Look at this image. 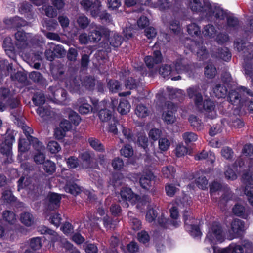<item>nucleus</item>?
Wrapping results in <instances>:
<instances>
[{
  "label": "nucleus",
  "instance_id": "15",
  "mask_svg": "<svg viewBox=\"0 0 253 253\" xmlns=\"http://www.w3.org/2000/svg\"><path fill=\"white\" fill-rule=\"evenodd\" d=\"M162 61V55L159 50L154 51L153 56H147L144 59L145 63L149 69L153 68L155 66Z\"/></svg>",
  "mask_w": 253,
  "mask_h": 253
},
{
  "label": "nucleus",
  "instance_id": "29",
  "mask_svg": "<svg viewBox=\"0 0 253 253\" xmlns=\"http://www.w3.org/2000/svg\"><path fill=\"white\" fill-rule=\"evenodd\" d=\"M232 211L235 215L245 219H247L248 216V212L245 207L240 204L235 205L232 209Z\"/></svg>",
  "mask_w": 253,
  "mask_h": 253
},
{
  "label": "nucleus",
  "instance_id": "33",
  "mask_svg": "<svg viewBox=\"0 0 253 253\" xmlns=\"http://www.w3.org/2000/svg\"><path fill=\"white\" fill-rule=\"evenodd\" d=\"M202 33L205 37L212 38L215 36L216 30L213 25L208 24L203 28Z\"/></svg>",
  "mask_w": 253,
  "mask_h": 253
},
{
  "label": "nucleus",
  "instance_id": "41",
  "mask_svg": "<svg viewBox=\"0 0 253 253\" xmlns=\"http://www.w3.org/2000/svg\"><path fill=\"white\" fill-rule=\"evenodd\" d=\"M29 78L34 82L39 84H44L45 80L41 73L38 71H33L29 74Z\"/></svg>",
  "mask_w": 253,
  "mask_h": 253
},
{
  "label": "nucleus",
  "instance_id": "51",
  "mask_svg": "<svg viewBox=\"0 0 253 253\" xmlns=\"http://www.w3.org/2000/svg\"><path fill=\"white\" fill-rule=\"evenodd\" d=\"M101 6V2L98 0H96L94 2L92 8L89 10L91 16L96 17L99 15Z\"/></svg>",
  "mask_w": 253,
  "mask_h": 253
},
{
  "label": "nucleus",
  "instance_id": "44",
  "mask_svg": "<svg viewBox=\"0 0 253 253\" xmlns=\"http://www.w3.org/2000/svg\"><path fill=\"white\" fill-rule=\"evenodd\" d=\"M51 48L53 50L55 57H61L66 54V51L61 45L51 43Z\"/></svg>",
  "mask_w": 253,
  "mask_h": 253
},
{
  "label": "nucleus",
  "instance_id": "22",
  "mask_svg": "<svg viewBox=\"0 0 253 253\" xmlns=\"http://www.w3.org/2000/svg\"><path fill=\"white\" fill-rule=\"evenodd\" d=\"M154 178V176L151 172L146 173L140 178L139 183L141 186L145 189L148 190L151 187V181Z\"/></svg>",
  "mask_w": 253,
  "mask_h": 253
},
{
  "label": "nucleus",
  "instance_id": "61",
  "mask_svg": "<svg viewBox=\"0 0 253 253\" xmlns=\"http://www.w3.org/2000/svg\"><path fill=\"white\" fill-rule=\"evenodd\" d=\"M61 230L66 235L74 233V226L70 222H65L60 227Z\"/></svg>",
  "mask_w": 253,
  "mask_h": 253
},
{
  "label": "nucleus",
  "instance_id": "37",
  "mask_svg": "<svg viewBox=\"0 0 253 253\" xmlns=\"http://www.w3.org/2000/svg\"><path fill=\"white\" fill-rule=\"evenodd\" d=\"M12 66L5 60H0V73L2 75L7 76L12 70Z\"/></svg>",
  "mask_w": 253,
  "mask_h": 253
},
{
  "label": "nucleus",
  "instance_id": "14",
  "mask_svg": "<svg viewBox=\"0 0 253 253\" xmlns=\"http://www.w3.org/2000/svg\"><path fill=\"white\" fill-rule=\"evenodd\" d=\"M167 111H165L163 114V118L165 122L168 124L173 123L176 119L174 115L176 111V106L172 102H168L167 104Z\"/></svg>",
  "mask_w": 253,
  "mask_h": 253
},
{
  "label": "nucleus",
  "instance_id": "54",
  "mask_svg": "<svg viewBox=\"0 0 253 253\" xmlns=\"http://www.w3.org/2000/svg\"><path fill=\"white\" fill-rule=\"evenodd\" d=\"M3 220L5 221H14L16 219L14 212L9 210L4 211L2 214Z\"/></svg>",
  "mask_w": 253,
  "mask_h": 253
},
{
  "label": "nucleus",
  "instance_id": "13",
  "mask_svg": "<svg viewBox=\"0 0 253 253\" xmlns=\"http://www.w3.org/2000/svg\"><path fill=\"white\" fill-rule=\"evenodd\" d=\"M230 228L228 230L230 235V239L239 237L242 236L245 231V226L243 222H228Z\"/></svg>",
  "mask_w": 253,
  "mask_h": 253
},
{
  "label": "nucleus",
  "instance_id": "50",
  "mask_svg": "<svg viewBox=\"0 0 253 253\" xmlns=\"http://www.w3.org/2000/svg\"><path fill=\"white\" fill-rule=\"evenodd\" d=\"M98 116L102 122H107L111 118L112 113L106 109H101L98 113Z\"/></svg>",
  "mask_w": 253,
  "mask_h": 253
},
{
  "label": "nucleus",
  "instance_id": "58",
  "mask_svg": "<svg viewBox=\"0 0 253 253\" xmlns=\"http://www.w3.org/2000/svg\"><path fill=\"white\" fill-rule=\"evenodd\" d=\"M227 30H230L231 28L236 29L238 25L237 18L232 16L227 17Z\"/></svg>",
  "mask_w": 253,
  "mask_h": 253
},
{
  "label": "nucleus",
  "instance_id": "39",
  "mask_svg": "<svg viewBox=\"0 0 253 253\" xmlns=\"http://www.w3.org/2000/svg\"><path fill=\"white\" fill-rule=\"evenodd\" d=\"M82 85L87 89L93 90L96 84V81L94 78L92 77H86L82 82Z\"/></svg>",
  "mask_w": 253,
  "mask_h": 253
},
{
  "label": "nucleus",
  "instance_id": "55",
  "mask_svg": "<svg viewBox=\"0 0 253 253\" xmlns=\"http://www.w3.org/2000/svg\"><path fill=\"white\" fill-rule=\"evenodd\" d=\"M121 154L126 158H129L133 155V150L130 145H126L121 150Z\"/></svg>",
  "mask_w": 253,
  "mask_h": 253
},
{
  "label": "nucleus",
  "instance_id": "26",
  "mask_svg": "<svg viewBox=\"0 0 253 253\" xmlns=\"http://www.w3.org/2000/svg\"><path fill=\"white\" fill-rule=\"evenodd\" d=\"M36 112L43 121L47 120L53 115V112L49 107H39Z\"/></svg>",
  "mask_w": 253,
  "mask_h": 253
},
{
  "label": "nucleus",
  "instance_id": "53",
  "mask_svg": "<svg viewBox=\"0 0 253 253\" xmlns=\"http://www.w3.org/2000/svg\"><path fill=\"white\" fill-rule=\"evenodd\" d=\"M30 246L33 250H39L42 246L41 238L36 237L31 239Z\"/></svg>",
  "mask_w": 253,
  "mask_h": 253
},
{
  "label": "nucleus",
  "instance_id": "9",
  "mask_svg": "<svg viewBox=\"0 0 253 253\" xmlns=\"http://www.w3.org/2000/svg\"><path fill=\"white\" fill-rule=\"evenodd\" d=\"M188 5L192 11L200 12L205 15L209 9L210 2L209 0H190Z\"/></svg>",
  "mask_w": 253,
  "mask_h": 253
},
{
  "label": "nucleus",
  "instance_id": "3",
  "mask_svg": "<svg viewBox=\"0 0 253 253\" xmlns=\"http://www.w3.org/2000/svg\"><path fill=\"white\" fill-rule=\"evenodd\" d=\"M253 97V92L247 88L240 86L234 90H231L229 93V101L233 105H242L248 101L247 96Z\"/></svg>",
  "mask_w": 253,
  "mask_h": 253
},
{
  "label": "nucleus",
  "instance_id": "27",
  "mask_svg": "<svg viewBox=\"0 0 253 253\" xmlns=\"http://www.w3.org/2000/svg\"><path fill=\"white\" fill-rule=\"evenodd\" d=\"M46 238L51 242L50 247L51 246L53 247L55 243H57L58 244L62 243L64 244V247H65V242H68L66 239H62V238L55 231L52 230H51V231H49V233L46 236Z\"/></svg>",
  "mask_w": 253,
  "mask_h": 253
},
{
  "label": "nucleus",
  "instance_id": "31",
  "mask_svg": "<svg viewBox=\"0 0 253 253\" xmlns=\"http://www.w3.org/2000/svg\"><path fill=\"white\" fill-rule=\"evenodd\" d=\"M6 23L11 24L12 27L16 28L25 26L27 24V21L18 16L6 20Z\"/></svg>",
  "mask_w": 253,
  "mask_h": 253
},
{
  "label": "nucleus",
  "instance_id": "63",
  "mask_svg": "<svg viewBox=\"0 0 253 253\" xmlns=\"http://www.w3.org/2000/svg\"><path fill=\"white\" fill-rule=\"evenodd\" d=\"M47 148L51 153H56L61 149L59 144L54 141H50L47 145Z\"/></svg>",
  "mask_w": 253,
  "mask_h": 253
},
{
  "label": "nucleus",
  "instance_id": "42",
  "mask_svg": "<svg viewBox=\"0 0 253 253\" xmlns=\"http://www.w3.org/2000/svg\"><path fill=\"white\" fill-rule=\"evenodd\" d=\"M43 168L48 174H52L55 171V164L50 160H47L43 163Z\"/></svg>",
  "mask_w": 253,
  "mask_h": 253
},
{
  "label": "nucleus",
  "instance_id": "25",
  "mask_svg": "<svg viewBox=\"0 0 253 253\" xmlns=\"http://www.w3.org/2000/svg\"><path fill=\"white\" fill-rule=\"evenodd\" d=\"M212 56L225 61H228L231 58V53L227 47L218 49V51L213 53Z\"/></svg>",
  "mask_w": 253,
  "mask_h": 253
},
{
  "label": "nucleus",
  "instance_id": "34",
  "mask_svg": "<svg viewBox=\"0 0 253 253\" xmlns=\"http://www.w3.org/2000/svg\"><path fill=\"white\" fill-rule=\"evenodd\" d=\"M130 109V105L128 101L125 99L120 100L117 107L118 111L121 114L124 115L128 113Z\"/></svg>",
  "mask_w": 253,
  "mask_h": 253
},
{
  "label": "nucleus",
  "instance_id": "7",
  "mask_svg": "<svg viewBox=\"0 0 253 253\" xmlns=\"http://www.w3.org/2000/svg\"><path fill=\"white\" fill-rule=\"evenodd\" d=\"M235 48L239 52H242V56L245 62L253 59V45L250 42L241 41L234 43Z\"/></svg>",
  "mask_w": 253,
  "mask_h": 253
},
{
  "label": "nucleus",
  "instance_id": "46",
  "mask_svg": "<svg viewBox=\"0 0 253 253\" xmlns=\"http://www.w3.org/2000/svg\"><path fill=\"white\" fill-rule=\"evenodd\" d=\"M189 121L191 125L197 130H201L203 128V123L201 120L195 115H191L189 118Z\"/></svg>",
  "mask_w": 253,
  "mask_h": 253
},
{
  "label": "nucleus",
  "instance_id": "48",
  "mask_svg": "<svg viewBox=\"0 0 253 253\" xmlns=\"http://www.w3.org/2000/svg\"><path fill=\"white\" fill-rule=\"evenodd\" d=\"M162 172L165 177L170 178L174 176L175 169L172 166H169L164 167Z\"/></svg>",
  "mask_w": 253,
  "mask_h": 253
},
{
  "label": "nucleus",
  "instance_id": "43",
  "mask_svg": "<svg viewBox=\"0 0 253 253\" xmlns=\"http://www.w3.org/2000/svg\"><path fill=\"white\" fill-rule=\"evenodd\" d=\"M88 141L90 145L95 150L99 152H102L105 150L104 146L98 139L94 138H89Z\"/></svg>",
  "mask_w": 253,
  "mask_h": 253
},
{
  "label": "nucleus",
  "instance_id": "18",
  "mask_svg": "<svg viewBox=\"0 0 253 253\" xmlns=\"http://www.w3.org/2000/svg\"><path fill=\"white\" fill-rule=\"evenodd\" d=\"M76 107L79 112L82 114H86L92 110L93 108L84 98H79L76 103Z\"/></svg>",
  "mask_w": 253,
  "mask_h": 253
},
{
  "label": "nucleus",
  "instance_id": "23",
  "mask_svg": "<svg viewBox=\"0 0 253 253\" xmlns=\"http://www.w3.org/2000/svg\"><path fill=\"white\" fill-rule=\"evenodd\" d=\"M48 207L51 210H54L59 207L61 197L59 194L51 193L48 195Z\"/></svg>",
  "mask_w": 253,
  "mask_h": 253
},
{
  "label": "nucleus",
  "instance_id": "40",
  "mask_svg": "<svg viewBox=\"0 0 253 253\" xmlns=\"http://www.w3.org/2000/svg\"><path fill=\"white\" fill-rule=\"evenodd\" d=\"M65 190L74 195H78L81 191V187L75 183H67L65 185Z\"/></svg>",
  "mask_w": 253,
  "mask_h": 253
},
{
  "label": "nucleus",
  "instance_id": "4",
  "mask_svg": "<svg viewBox=\"0 0 253 253\" xmlns=\"http://www.w3.org/2000/svg\"><path fill=\"white\" fill-rule=\"evenodd\" d=\"M205 16L211 21L223 20L227 17L226 11L217 4H211L210 3L209 9L206 13Z\"/></svg>",
  "mask_w": 253,
  "mask_h": 253
},
{
  "label": "nucleus",
  "instance_id": "49",
  "mask_svg": "<svg viewBox=\"0 0 253 253\" xmlns=\"http://www.w3.org/2000/svg\"><path fill=\"white\" fill-rule=\"evenodd\" d=\"M35 149L38 151V153L36 154L34 157V161L36 163L38 164H43L44 162L45 157V155L43 153V151L44 150V146L43 145V149L40 150H38L37 149Z\"/></svg>",
  "mask_w": 253,
  "mask_h": 253
},
{
  "label": "nucleus",
  "instance_id": "52",
  "mask_svg": "<svg viewBox=\"0 0 253 253\" xmlns=\"http://www.w3.org/2000/svg\"><path fill=\"white\" fill-rule=\"evenodd\" d=\"M135 114L139 117H145L148 115V109L143 105H138L135 109Z\"/></svg>",
  "mask_w": 253,
  "mask_h": 253
},
{
  "label": "nucleus",
  "instance_id": "21",
  "mask_svg": "<svg viewBox=\"0 0 253 253\" xmlns=\"http://www.w3.org/2000/svg\"><path fill=\"white\" fill-rule=\"evenodd\" d=\"M212 91L214 95L218 98H224L228 92L227 87L220 83L216 84L213 85Z\"/></svg>",
  "mask_w": 253,
  "mask_h": 253
},
{
  "label": "nucleus",
  "instance_id": "64",
  "mask_svg": "<svg viewBox=\"0 0 253 253\" xmlns=\"http://www.w3.org/2000/svg\"><path fill=\"white\" fill-rule=\"evenodd\" d=\"M228 250L231 253H244V249L242 245H237L236 244H231L228 248Z\"/></svg>",
  "mask_w": 253,
  "mask_h": 253
},
{
  "label": "nucleus",
  "instance_id": "36",
  "mask_svg": "<svg viewBox=\"0 0 253 253\" xmlns=\"http://www.w3.org/2000/svg\"><path fill=\"white\" fill-rule=\"evenodd\" d=\"M32 100L36 106H40L45 103V97L42 91H38L34 94Z\"/></svg>",
  "mask_w": 253,
  "mask_h": 253
},
{
  "label": "nucleus",
  "instance_id": "24",
  "mask_svg": "<svg viewBox=\"0 0 253 253\" xmlns=\"http://www.w3.org/2000/svg\"><path fill=\"white\" fill-rule=\"evenodd\" d=\"M226 186H222L220 183L214 181L210 186V193L213 199L217 198V195L219 196L221 193V191L224 190Z\"/></svg>",
  "mask_w": 253,
  "mask_h": 253
},
{
  "label": "nucleus",
  "instance_id": "1",
  "mask_svg": "<svg viewBox=\"0 0 253 253\" xmlns=\"http://www.w3.org/2000/svg\"><path fill=\"white\" fill-rule=\"evenodd\" d=\"M15 44L16 46L21 50L32 46H39L43 42L42 38L38 36L32 37L29 33L23 31H18L15 34Z\"/></svg>",
  "mask_w": 253,
  "mask_h": 253
},
{
  "label": "nucleus",
  "instance_id": "17",
  "mask_svg": "<svg viewBox=\"0 0 253 253\" xmlns=\"http://www.w3.org/2000/svg\"><path fill=\"white\" fill-rule=\"evenodd\" d=\"M210 233H212V237H215L218 241H223L224 234L219 222H212V225H210L209 234Z\"/></svg>",
  "mask_w": 253,
  "mask_h": 253
},
{
  "label": "nucleus",
  "instance_id": "62",
  "mask_svg": "<svg viewBox=\"0 0 253 253\" xmlns=\"http://www.w3.org/2000/svg\"><path fill=\"white\" fill-rule=\"evenodd\" d=\"M195 182L199 188L202 189L207 188L208 181L205 176H201L199 177L195 180Z\"/></svg>",
  "mask_w": 253,
  "mask_h": 253
},
{
  "label": "nucleus",
  "instance_id": "6",
  "mask_svg": "<svg viewBox=\"0 0 253 253\" xmlns=\"http://www.w3.org/2000/svg\"><path fill=\"white\" fill-rule=\"evenodd\" d=\"M90 31L89 36L90 39L94 42H99L103 35L108 37L110 35V31L107 28L101 25H98L94 23L90 25Z\"/></svg>",
  "mask_w": 253,
  "mask_h": 253
},
{
  "label": "nucleus",
  "instance_id": "10",
  "mask_svg": "<svg viewBox=\"0 0 253 253\" xmlns=\"http://www.w3.org/2000/svg\"><path fill=\"white\" fill-rule=\"evenodd\" d=\"M201 108L196 107L200 111H204L206 116L210 119H213L216 116V112L215 110V104L210 99H206L201 103Z\"/></svg>",
  "mask_w": 253,
  "mask_h": 253
},
{
  "label": "nucleus",
  "instance_id": "5",
  "mask_svg": "<svg viewBox=\"0 0 253 253\" xmlns=\"http://www.w3.org/2000/svg\"><path fill=\"white\" fill-rule=\"evenodd\" d=\"M200 68L201 65L198 63L186 64L182 60L176 61L175 64V70L178 74L185 73L189 77H193Z\"/></svg>",
  "mask_w": 253,
  "mask_h": 253
},
{
  "label": "nucleus",
  "instance_id": "11",
  "mask_svg": "<svg viewBox=\"0 0 253 253\" xmlns=\"http://www.w3.org/2000/svg\"><path fill=\"white\" fill-rule=\"evenodd\" d=\"M190 49L196 53L199 60H204L209 57L208 52L206 47L203 46V42H197L195 41H191Z\"/></svg>",
  "mask_w": 253,
  "mask_h": 253
},
{
  "label": "nucleus",
  "instance_id": "57",
  "mask_svg": "<svg viewBox=\"0 0 253 253\" xmlns=\"http://www.w3.org/2000/svg\"><path fill=\"white\" fill-rule=\"evenodd\" d=\"M182 137L186 144L195 141L197 139V135L191 132H186L183 134Z\"/></svg>",
  "mask_w": 253,
  "mask_h": 253
},
{
  "label": "nucleus",
  "instance_id": "38",
  "mask_svg": "<svg viewBox=\"0 0 253 253\" xmlns=\"http://www.w3.org/2000/svg\"><path fill=\"white\" fill-rule=\"evenodd\" d=\"M187 31L191 36H197L201 33L200 27L195 23L188 24Z\"/></svg>",
  "mask_w": 253,
  "mask_h": 253
},
{
  "label": "nucleus",
  "instance_id": "56",
  "mask_svg": "<svg viewBox=\"0 0 253 253\" xmlns=\"http://www.w3.org/2000/svg\"><path fill=\"white\" fill-rule=\"evenodd\" d=\"M42 8L45 11V15L48 17H55L57 15V10L52 6L44 5Z\"/></svg>",
  "mask_w": 253,
  "mask_h": 253
},
{
  "label": "nucleus",
  "instance_id": "35",
  "mask_svg": "<svg viewBox=\"0 0 253 253\" xmlns=\"http://www.w3.org/2000/svg\"><path fill=\"white\" fill-rule=\"evenodd\" d=\"M110 45L114 47H118L121 45L123 42L122 37L117 33H114L109 39Z\"/></svg>",
  "mask_w": 253,
  "mask_h": 253
},
{
  "label": "nucleus",
  "instance_id": "59",
  "mask_svg": "<svg viewBox=\"0 0 253 253\" xmlns=\"http://www.w3.org/2000/svg\"><path fill=\"white\" fill-rule=\"evenodd\" d=\"M80 157L82 160L86 163V166L84 168L87 169L90 168V164L91 162V157L90 153L88 152H84L80 155Z\"/></svg>",
  "mask_w": 253,
  "mask_h": 253
},
{
  "label": "nucleus",
  "instance_id": "45",
  "mask_svg": "<svg viewBox=\"0 0 253 253\" xmlns=\"http://www.w3.org/2000/svg\"><path fill=\"white\" fill-rule=\"evenodd\" d=\"M1 199L4 203H11L16 200V198L10 190H5L2 193Z\"/></svg>",
  "mask_w": 253,
  "mask_h": 253
},
{
  "label": "nucleus",
  "instance_id": "2",
  "mask_svg": "<svg viewBox=\"0 0 253 253\" xmlns=\"http://www.w3.org/2000/svg\"><path fill=\"white\" fill-rule=\"evenodd\" d=\"M120 196L121 199H119V201L122 206L126 208H127L129 206L128 202L132 205L137 203L136 207L138 208L140 205L145 204L149 201L147 196L145 195L140 197L139 195L135 194L130 188L127 187L122 188Z\"/></svg>",
  "mask_w": 253,
  "mask_h": 253
},
{
  "label": "nucleus",
  "instance_id": "30",
  "mask_svg": "<svg viewBox=\"0 0 253 253\" xmlns=\"http://www.w3.org/2000/svg\"><path fill=\"white\" fill-rule=\"evenodd\" d=\"M76 23L78 26L81 29H86L90 23V19L84 14L79 15L76 19Z\"/></svg>",
  "mask_w": 253,
  "mask_h": 253
},
{
  "label": "nucleus",
  "instance_id": "28",
  "mask_svg": "<svg viewBox=\"0 0 253 253\" xmlns=\"http://www.w3.org/2000/svg\"><path fill=\"white\" fill-rule=\"evenodd\" d=\"M221 192V193L220 195L221 197L219 198L218 201V205L220 206L222 205H224L228 200H231L233 196L231 191L227 186Z\"/></svg>",
  "mask_w": 253,
  "mask_h": 253
},
{
  "label": "nucleus",
  "instance_id": "60",
  "mask_svg": "<svg viewBox=\"0 0 253 253\" xmlns=\"http://www.w3.org/2000/svg\"><path fill=\"white\" fill-rule=\"evenodd\" d=\"M170 142L166 138L162 137L159 140V147L162 151H167L170 146Z\"/></svg>",
  "mask_w": 253,
  "mask_h": 253
},
{
  "label": "nucleus",
  "instance_id": "20",
  "mask_svg": "<svg viewBox=\"0 0 253 253\" xmlns=\"http://www.w3.org/2000/svg\"><path fill=\"white\" fill-rule=\"evenodd\" d=\"M200 225L193 222H186L185 224L184 227L185 230L193 237H198L201 235L202 233L200 229Z\"/></svg>",
  "mask_w": 253,
  "mask_h": 253
},
{
  "label": "nucleus",
  "instance_id": "19",
  "mask_svg": "<svg viewBox=\"0 0 253 253\" xmlns=\"http://www.w3.org/2000/svg\"><path fill=\"white\" fill-rule=\"evenodd\" d=\"M80 80L79 78H77L72 75L67 78L65 82V84L70 91L75 92L78 90L80 85Z\"/></svg>",
  "mask_w": 253,
  "mask_h": 253
},
{
  "label": "nucleus",
  "instance_id": "32",
  "mask_svg": "<svg viewBox=\"0 0 253 253\" xmlns=\"http://www.w3.org/2000/svg\"><path fill=\"white\" fill-rule=\"evenodd\" d=\"M174 72L175 71L172 69L171 66L168 64L163 65L159 69V73L164 78H169Z\"/></svg>",
  "mask_w": 253,
  "mask_h": 253
},
{
  "label": "nucleus",
  "instance_id": "8",
  "mask_svg": "<svg viewBox=\"0 0 253 253\" xmlns=\"http://www.w3.org/2000/svg\"><path fill=\"white\" fill-rule=\"evenodd\" d=\"M15 141V138L13 133L10 130L7 129L5 140L2 142L0 146V152L11 159L12 155V144Z\"/></svg>",
  "mask_w": 253,
  "mask_h": 253
},
{
  "label": "nucleus",
  "instance_id": "12",
  "mask_svg": "<svg viewBox=\"0 0 253 253\" xmlns=\"http://www.w3.org/2000/svg\"><path fill=\"white\" fill-rule=\"evenodd\" d=\"M188 97L192 99L196 107L201 108V103L203 102V97L198 86L189 87L187 89Z\"/></svg>",
  "mask_w": 253,
  "mask_h": 253
},
{
  "label": "nucleus",
  "instance_id": "47",
  "mask_svg": "<svg viewBox=\"0 0 253 253\" xmlns=\"http://www.w3.org/2000/svg\"><path fill=\"white\" fill-rule=\"evenodd\" d=\"M216 73V69L213 65L208 64L205 68V74L208 78H213Z\"/></svg>",
  "mask_w": 253,
  "mask_h": 253
},
{
  "label": "nucleus",
  "instance_id": "16",
  "mask_svg": "<svg viewBox=\"0 0 253 253\" xmlns=\"http://www.w3.org/2000/svg\"><path fill=\"white\" fill-rule=\"evenodd\" d=\"M22 129L24 133L25 134L30 143L33 145V147L38 150L43 149V145L36 138L33 137L30 135L33 133L32 129L28 126L23 125Z\"/></svg>",
  "mask_w": 253,
  "mask_h": 253
}]
</instances>
